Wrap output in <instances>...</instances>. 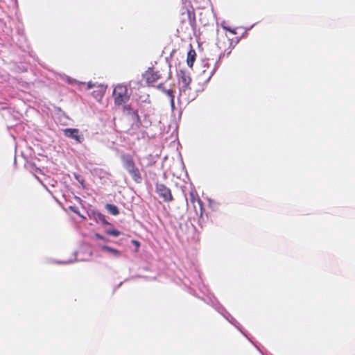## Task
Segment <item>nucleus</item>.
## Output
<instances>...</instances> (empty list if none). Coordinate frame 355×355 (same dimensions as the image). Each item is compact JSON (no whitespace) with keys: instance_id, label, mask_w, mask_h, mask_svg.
Returning a JSON list of instances; mask_svg holds the SVG:
<instances>
[{"instance_id":"nucleus-1","label":"nucleus","mask_w":355,"mask_h":355,"mask_svg":"<svg viewBox=\"0 0 355 355\" xmlns=\"http://www.w3.org/2000/svg\"><path fill=\"white\" fill-rule=\"evenodd\" d=\"M179 28L182 31H187L189 27L195 29L196 26L195 9L191 3L187 0H182V6L178 16Z\"/></svg>"},{"instance_id":"nucleus-2","label":"nucleus","mask_w":355,"mask_h":355,"mask_svg":"<svg viewBox=\"0 0 355 355\" xmlns=\"http://www.w3.org/2000/svg\"><path fill=\"white\" fill-rule=\"evenodd\" d=\"M121 159L123 168L127 171L136 183H141L142 177L139 168L136 166L133 157L130 154H123Z\"/></svg>"},{"instance_id":"nucleus-3","label":"nucleus","mask_w":355,"mask_h":355,"mask_svg":"<svg viewBox=\"0 0 355 355\" xmlns=\"http://www.w3.org/2000/svg\"><path fill=\"white\" fill-rule=\"evenodd\" d=\"M189 198L190 201L193 205V208L196 211V214L199 217L198 223L199 225L202 227L203 223L205 222L204 219V211L205 209L203 207V202L202 200L200 198L198 193L195 190H191L189 192Z\"/></svg>"},{"instance_id":"nucleus-4","label":"nucleus","mask_w":355,"mask_h":355,"mask_svg":"<svg viewBox=\"0 0 355 355\" xmlns=\"http://www.w3.org/2000/svg\"><path fill=\"white\" fill-rule=\"evenodd\" d=\"M114 103L121 105L129 101L130 96L128 94V89L123 85H116L113 91Z\"/></svg>"},{"instance_id":"nucleus-5","label":"nucleus","mask_w":355,"mask_h":355,"mask_svg":"<svg viewBox=\"0 0 355 355\" xmlns=\"http://www.w3.org/2000/svg\"><path fill=\"white\" fill-rule=\"evenodd\" d=\"M156 192L164 202H171L173 200L171 189L164 184H156Z\"/></svg>"},{"instance_id":"nucleus-6","label":"nucleus","mask_w":355,"mask_h":355,"mask_svg":"<svg viewBox=\"0 0 355 355\" xmlns=\"http://www.w3.org/2000/svg\"><path fill=\"white\" fill-rule=\"evenodd\" d=\"M178 76V83L180 85H182L180 90L185 92L186 90L189 89V85L191 83V78L189 76V75L183 70H180Z\"/></svg>"},{"instance_id":"nucleus-7","label":"nucleus","mask_w":355,"mask_h":355,"mask_svg":"<svg viewBox=\"0 0 355 355\" xmlns=\"http://www.w3.org/2000/svg\"><path fill=\"white\" fill-rule=\"evenodd\" d=\"M220 37L218 39V45L220 49H224L225 51H227V54H230L232 47V42L227 37V34H220Z\"/></svg>"},{"instance_id":"nucleus-8","label":"nucleus","mask_w":355,"mask_h":355,"mask_svg":"<svg viewBox=\"0 0 355 355\" xmlns=\"http://www.w3.org/2000/svg\"><path fill=\"white\" fill-rule=\"evenodd\" d=\"M64 135L69 138L75 139L78 143H82L84 140L83 135H80L78 129L76 128H66L63 130Z\"/></svg>"},{"instance_id":"nucleus-9","label":"nucleus","mask_w":355,"mask_h":355,"mask_svg":"<svg viewBox=\"0 0 355 355\" xmlns=\"http://www.w3.org/2000/svg\"><path fill=\"white\" fill-rule=\"evenodd\" d=\"M144 78L148 85H150L156 83L161 76L159 71H155L153 69H148L144 74Z\"/></svg>"},{"instance_id":"nucleus-10","label":"nucleus","mask_w":355,"mask_h":355,"mask_svg":"<svg viewBox=\"0 0 355 355\" xmlns=\"http://www.w3.org/2000/svg\"><path fill=\"white\" fill-rule=\"evenodd\" d=\"M196 51L193 49H191L187 53V65L190 68H192V67L193 66L194 62L196 60Z\"/></svg>"},{"instance_id":"nucleus-11","label":"nucleus","mask_w":355,"mask_h":355,"mask_svg":"<svg viewBox=\"0 0 355 355\" xmlns=\"http://www.w3.org/2000/svg\"><path fill=\"white\" fill-rule=\"evenodd\" d=\"M105 208L107 211L113 216H117L119 214V209L115 205L107 204Z\"/></svg>"},{"instance_id":"nucleus-12","label":"nucleus","mask_w":355,"mask_h":355,"mask_svg":"<svg viewBox=\"0 0 355 355\" xmlns=\"http://www.w3.org/2000/svg\"><path fill=\"white\" fill-rule=\"evenodd\" d=\"M101 248L103 250H105L110 253H111L112 254H113L114 256L115 257H119L121 255V252L116 250V249H114V248H112L110 246H107V245H103L101 247Z\"/></svg>"},{"instance_id":"nucleus-13","label":"nucleus","mask_w":355,"mask_h":355,"mask_svg":"<svg viewBox=\"0 0 355 355\" xmlns=\"http://www.w3.org/2000/svg\"><path fill=\"white\" fill-rule=\"evenodd\" d=\"M104 92L105 89H103V87H101L98 90L93 91L92 94L96 98H101L102 96H103Z\"/></svg>"},{"instance_id":"nucleus-14","label":"nucleus","mask_w":355,"mask_h":355,"mask_svg":"<svg viewBox=\"0 0 355 355\" xmlns=\"http://www.w3.org/2000/svg\"><path fill=\"white\" fill-rule=\"evenodd\" d=\"M164 92L170 97L171 105L173 107L175 106L173 92L171 89L165 90Z\"/></svg>"},{"instance_id":"nucleus-15","label":"nucleus","mask_w":355,"mask_h":355,"mask_svg":"<svg viewBox=\"0 0 355 355\" xmlns=\"http://www.w3.org/2000/svg\"><path fill=\"white\" fill-rule=\"evenodd\" d=\"M107 233L109 235L114 236H118L121 234L119 230H115V229L108 230H107Z\"/></svg>"},{"instance_id":"nucleus-16","label":"nucleus","mask_w":355,"mask_h":355,"mask_svg":"<svg viewBox=\"0 0 355 355\" xmlns=\"http://www.w3.org/2000/svg\"><path fill=\"white\" fill-rule=\"evenodd\" d=\"M132 243L135 245V247H136L135 252H137L139 251V248L140 247V242L137 240H132Z\"/></svg>"},{"instance_id":"nucleus-17","label":"nucleus","mask_w":355,"mask_h":355,"mask_svg":"<svg viewBox=\"0 0 355 355\" xmlns=\"http://www.w3.org/2000/svg\"><path fill=\"white\" fill-rule=\"evenodd\" d=\"M95 236L99 239H102V240H104V237L103 236H101V234H95Z\"/></svg>"},{"instance_id":"nucleus-18","label":"nucleus","mask_w":355,"mask_h":355,"mask_svg":"<svg viewBox=\"0 0 355 355\" xmlns=\"http://www.w3.org/2000/svg\"><path fill=\"white\" fill-rule=\"evenodd\" d=\"M94 86V85L93 84H92V83H90V82L87 83V88H88V89H91V88H92Z\"/></svg>"},{"instance_id":"nucleus-19","label":"nucleus","mask_w":355,"mask_h":355,"mask_svg":"<svg viewBox=\"0 0 355 355\" xmlns=\"http://www.w3.org/2000/svg\"><path fill=\"white\" fill-rule=\"evenodd\" d=\"M225 29H227V31H229L230 32H231L232 34H235V31L231 30L230 28H227L226 27H225Z\"/></svg>"},{"instance_id":"nucleus-20","label":"nucleus","mask_w":355,"mask_h":355,"mask_svg":"<svg viewBox=\"0 0 355 355\" xmlns=\"http://www.w3.org/2000/svg\"><path fill=\"white\" fill-rule=\"evenodd\" d=\"M71 210H73L74 212H76V211L75 209H73V207H70Z\"/></svg>"}]
</instances>
